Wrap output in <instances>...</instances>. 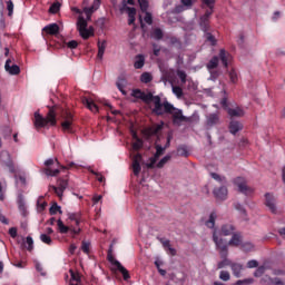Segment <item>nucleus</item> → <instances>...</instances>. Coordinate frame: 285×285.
<instances>
[{"mask_svg": "<svg viewBox=\"0 0 285 285\" xmlns=\"http://www.w3.org/2000/svg\"><path fill=\"white\" fill-rule=\"evenodd\" d=\"M131 97L135 99H140L144 101V104H150L154 102V115H157L158 117H161V115H173V124L176 126H179V122L186 121V116L181 112V110L176 109L173 104L168 102V100H165L161 102V97L154 96L153 92H144L141 89H134L131 92Z\"/></svg>", "mask_w": 285, "mask_h": 285, "instance_id": "1", "label": "nucleus"}, {"mask_svg": "<svg viewBox=\"0 0 285 285\" xmlns=\"http://www.w3.org/2000/svg\"><path fill=\"white\" fill-rule=\"evenodd\" d=\"M49 111L47 112V116L43 117L39 111L35 112V127L36 128H48V126H57V115H60L61 119L63 121L61 122L62 132H69L72 134L73 129V122H75V116L72 115V111L69 109H63L60 106H52L48 107Z\"/></svg>", "mask_w": 285, "mask_h": 285, "instance_id": "2", "label": "nucleus"}, {"mask_svg": "<svg viewBox=\"0 0 285 285\" xmlns=\"http://www.w3.org/2000/svg\"><path fill=\"white\" fill-rule=\"evenodd\" d=\"M69 219L70 222H73V225L71 224L68 226L63 224V220H57L58 232L61 235H68L69 233L70 237L75 238L81 233V213L69 214Z\"/></svg>", "mask_w": 285, "mask_h": 285, "instance_id": "3", "label": "nucleus"}, {"mask_svg": "<svg viewBox=\"0 0 285 285\" xmlns=\"http://www.w3.org/2000/svg\"><path fill=\"white\" fill-rule=\"evenodd\" d=\"M46 168L42 169V173L47 175V177H57L61 170L59 168H62V170H68L70 168H75V163H69L67 166H61L59 163V159H52L49 158L45 161Z\"/></svg>", "mask_w": 285, "mask_h": 285, "instance_id": "4", "label": "nucleus"}, {"mask_svg": "<svg viewBox=\"0 0 285 285\" xmlns=\"http://www.w3.org/2000/svg\"><path fill=\"white\" fill-rule=\"evenodd\" d=\"M204 6L208 9L205 11V14L199 19V27L203 32H210V17L215 12V0H203Z\"/></svg>", "mask_w": 285, "mask_h": 285, "instance_id": "5", "label": "nucleus"}, {"mask_svg": "<svg viewBox=\"0 0 285 285\" xmlns=\"http://www.w3.org/2000/svg\"><path fill=\"white\" fill-rule=\"evenodd\" d=\"M219 59H220L224 68H228V63H230V61H233V56L230 53H228V51H226L225 49H220L219 55L214 56L207 62V65H206L207 70L208 71L216 70V68H218V66H219Z\"/></svg>", "mask_w": 285, "mask_h": 285, "instance_id": "6", "label": "nucleus"}, {"mask_svg": "<svg viewBox=\"0 0 285 285\" xmlns=\"http://www.w3.org/2000/svg\"><path fill=\"white\" fill-rule=\"evenodd\" d=\"M213 242L215 243L217 250H219L222 259H226V257H228V243L217 236V229L213 233Z\"/></svg>", "mask_w": 285, "mask_h": 285, "instance_id": "7", "label": "nucleus"}, {"mask_svg": "<svg viewBox=\"0 0 285 285\" xmlns=\"http://www.w3.org/2000/svg\"><path fill=\"white\" fill-rule=\"evenodd\" d=\"M234 185L237 186L238 191L242 193L243 195L248 196L255 193V190L246 184V178L244 177H236L234 179Z\"/></svg>", "mask_w": 285, "mask_h": 285, "instance_id": "8", "label": "nucleus"}, {"mask_svg": "<svg viewBox=\"0 0 285 285\" xmlns=\"http://www.w3.org/2000/svg\"><path fill=\"white\" fill-rule=\"evenodd\" d=\"M265 206L273 215H277V198L271 193L265 194Z\"/></svg>", "mask_w": 285, "mask_h": 285, "instance_id": "9", "label": "nucleus"}, {"mask_svg": "<svg viewBox=\"0 0 285 285\" xmlns=\"http://www.w3.org/2000/svg\"><path fill=\"white\" fill-rule=\"evenodd\" d=\"M49 188H50V190H53V193L57 194L59 199H61V197H63V191L66 190V188H68V180L59 179L58 180V187L51 185V186H49Z\"/></svg>", "mask_w": 285, "mask_h": 285, "instance_id": "10", "label": "nucleus"}, {"mask_svg": "<svg viewBox=\"0 0 285 285\" xmlns=\"http://www.w3.org/2000/svg\"><path fill=\"white\" fill-rule=\"evenodd\" d=\"M213 194L218 202H225V199H228V188L226 186L215 187Z\"/></svg>", "mask_w": 285, "mask_h": 285, "instance_id": "11", "label": "nucleus"}, {"mask_svg": "<svg viewBox=\"0 0 285 285\" xmlns=\"http://www.w3.org/2000/svg\"><path fill=\"white\" fill-rule=\"evenodd\" d=\"M166 151V148H164L161 145H156V154L154 157L150 158V164H148V168H155V164H157V160Z\"/></svg>", "mask_w": 285, "mask_h": 285, "instance_id": "12", "label": "nucleus"}, {"mask_svg": "<svg viewBox=\"0 0 285 285\" xmlns=\"http://www.w3.org/2000/svg\"><path fill=\"white\" fill-rule=\"evenodd\" d=\"M161 130H164V124H156L145 129V135H147V137H153L158 135V132H161Z\"/></svg>", "mask_w": 285, "mask_h": 285, "instance_id": "13", "label": "nucleus"}, {"mask_svg": "<svg viewBox=\"0 0 285 285\" xmlns=\"http://www.w3.org/2000/svg\"><path fill=\"white\" fill-rule=\"evenodd\" d=\"M100 6H101V0H94V3L91 7H85L83 12L86 13L87 18L90 19V17H92V13L99 10Z\"/></svg>", "mask_w": 285, "mask_h": 285, "instance_id": "14", "label": "nucleus"}, {"mask_svg": "<svg viewBox=\"0 0 285 285\" xmlns=\"http://www.w3.org/2000/svg\"><path fill=\"white\" fill-rule=\"evenodd\" d=\"M134 175L137 177L141 173V154H137L132 159Z\"/></svg>", "mask_w": 285, "mask_h": 285, "instance_id": "15", "label": "nucleus"}, {"mask_svg": "<svg viewBox=\"0 0 285 285\" xmlns=\"http://www.w3.org/2000/svg\"><path fill=\"white\" fill-rule=\"evenodd\" d=\"M12 60L8 59L4 65V70L9 72V75H19L21 72V68L18 65H12Z\"/></svg>", "mask_w": 285, "mask_h": 285, "instance_id": "16", "label": "nucleus"}, {"mask_svg": "<svg viewBox=\"0 0 285 285\" xmlns=\"http://www.w3.org/2000/svg\"><path fill=\"white\" fill-rule=\"evenodd\" d=\"M42 32L46 35H50L51 37H55L59 33V24L57 23H50L43 27Z\"/></svg>", "mask_w": 285, "mask_h": 285, "instance_id": "17", "label": "nucleus"}, {"mask_svg": "<svg viewBox=\"0 0 285 285\" xmlns=\"http://www.w3.org/2000/svg\"><path fill=\"white\" fill-rule=\"evenodd\" d=\"M228 246H242V233L236 232L232 235V238L228 242Z\"/></svg>", "mask_w": 285, "mask_h": 285, "instance_id": "18", "label": "nucleus"}, {"mask_svg": "<svg viewBox=\"0 0 285 285\" xmlns=\"http://www.w3.org/2000/svg\"><path fill=\"white\" fill-rule=\"evenodd\" d=\"M235 233V227L233 224H225L220 227V234L224 235V237H228Z\"/></svg>", "mask_w": 285, "mask_h": 285, "instance_id": "19", "label": "nucleus"}, {"mask_svg": "<svg viewBox=\"0 0 285 285\" xmlns=\"http://www.w3.org/2000/svg\"><path fill=\"white\" fill-rule=\"evenodd\" d=\"M116 86L118 90L121 91L122 95H127L126 92V86H128V81L124 78V76L118 77L116 81Z\"/></svg>", "mask_w": 285, "mask_h": 285, "instance_id": "20", "label": "nucleus"}, {"mask_svg": "<svg viewBox=\"0 0 285 285\" xmlns=\"http://www.w3.org/2000/svg\"><path fill=\"white\" fill-rule=\"evenodd\" d=\"M82 102L91 112H99V106L92 99L83 98Z\"/></svg>", "mask_w": 285, "mask_h": 285, "instance_id": "21", "label": "nucleus"}, {"mask_svg": "<svg viewBox=\"0 0 285 285\" xmlns=\"http://www.w3.org/2000/svg\"><path fill=\"white\" fill-rule=\"evenodd\" d=\"M146 65V57L144 55H137L136 60L134 62V68L136 70H141L144 66Z\"/></svg>", "mask_w": 285, "mask_h": 285, "instance_id": "22", "label": "nucleus"}, {"mask_svg": "<svg viewBox=\"0 0 285 285\" xmlns=\"http://www.w3.org/2000/svg\"><path fill=\"white\" fill-rule=\"evenodd\" d=\"M204 39H205V43H208L209 46H217V38H215V36L213 33H210V31H205L204 32Z\"/></svg>", "mask_w": 285, "mask_h": 285, "instance_id": "23", "label": "nucleus"}, {"mask_svg": "<svg viewBox=\"0 0 285 285\" xmlns=\"http://www.w3.org/2000/svg\"><path fill=\"white\" fill-rule=\"evenodd\" d=\"M242 128H244V125H242L239 121L232 120L229 124V131L232 135H237Z\"/></svg>", "mask_w": 285, "mask_h": 285, "instance_id": "24", "label": "nucleus"}, {"mask_svg": "<svg viewBox=\"0 0 285 285\" xmlns=\"http://www.w3.org/2000/svg\"><path fill=\"white\" fill-rule=\"evenodd\" d=\"M234 277H242V271H244V266L239 263H232L230 265Z\"/></svg>", "mask_w": 285, "mask_h": 285, "instance_id": "25", "label": "nucleus"}, {"mask_svg": "<svg viewBox=\"0 0 285 285\" xmlns=\"http://www.w3.org/2000/svg\"><path fill=\"white\" fill-rule=\"evenodd\" d=\"M127 12H128V26H134L136 21L135 17L137 14V9L132 7H128Z\"/></svg>", "mask_w": 285, "mask_h": 285, "instance_id": "26", "label": "nucleus"}, {"mask_svg": "<svg viewBox=\"0 0 285 285\" xmlns=\"http://www.w3.org/2000/svg\"><path fill=\"white\" fill-rule=\"evenodd\" d=\"M150 37L156 41H161V39H164V30L160 28H154L150 32Z\"/></svg>", "mask_w": 285, "mask_h": 285, "instance_id": "27", "label": "nucleus"}, {"mask_svg": "<svg viewBox=\"0 0 285 285\" xmlns=\"http://www.w3.org/2000/svg\"><path fill=\"white\" fill-rule=\"evenodd\" d=\"M78 32L80 37L85 40L90 39V37H95V30L92 28L88 29L87 27L85 29H80V31Z\"/></svg>", "mask_w": 285, "mask_h": 285, "instance_id": "28", "label": "nucleus"}, {"mask_svg": "<svg viewBox=\"0 0 285 285\" xmlns=\"http://www.w3.org/2000/svg\"><path fill=\"white\" fill-rule=\"evenodd\" d=\"M227 114L229 115V117H244L245 112L244 109L236 107L235 109L229 108L227 110Z\"/></svg>", "mask_w": 285, "mask_h": 285, "instance_id": "29", "label": "nucleus"}, {"mask_svg": "<svg viewBox=\"0 0 285 285\" xmlns=\"http://www.w3.org/2000/svg\"><path fill=\"white\" fill-rule=\"evenodd\" d=\"M117 271H119V273H121L125 282H128V279H130V272H128V269H126V267H124V265H121V263H117Z\"/></svg>", "mask_w": 285, "mask_h": 285, "instance_id": "30", "label": "nucleus"}, {"mask_svg": "<svg viewBox=\"0 0 285 285\" xmlns=\"http://www.w3.org/2000/svg\"><path fill=\"white\" fill-rule=\"evenodd\" d=\"M134 139H136V141L132 144V148L135 150H141V148H144V140H141V138H139V136H137V132L132 134Z\"/></svg>", "mask_w": 285, "mask_h": 285, "instance_id": "31", "label": "nucleus"}, {"mask_svg": "<svg viewBox=\"0 0 285 285\" xmlns=\"http://www.w3.org/2000/svg\"><path fill=\"white\" fill-rule=\"evenodd\" d=\"M217 220V213L212 212L209 215V218L207 222H205V225L207 228H215V222Z\"/></svg>", "mask_w": 285, "mask_h": 285, "instance_id": "32", "label": "nucleus"}, {"mask_svg": "<svg viewBox=\"0 0 285 285\" xmlns=\"http://www.w3.org/2000/svg\"><path fill=\"white\" fill-rule=\"evenodd\" d=\"M106 40L98 41V55L97 58L101 61V59H104V53L106 52Z\"/></svg>", "mask_w": 285, "mask_h": 285, "instance_id": "33", "label": "nucleus"}, {"mask_svg": "<svg viewBox=\"0 0 285 285\" xmlns=\"http://www.w3.org/2000/svg\"><path fill=\"white\" fill-rule=\"evenodd\" d=\"M219 121V116L217 114H210L207 117V126H215Z\"/></svg>", "mask_w": 285, "mask_h": 285, "instance_id": "34", "label": "nucleus"}, {"mask_svg": "<svg viewBox=\"0 0 285 285\" xmlns=\"http://www.w3.org/2000/svg\"><path fill=\"white\" fill-rule=\"evenodd\" d=\"M86 28H88V21H86L83 17H79L77 22V30L80 31Z\"/></svg>", "mask_w": 285, "mask_h": 285, "instance_id": "35", "label": "nucleus"}, {"mask_svg": "<svg viewBox=\"0 0 285 285\" xmlns=\"http://www.w3.org/2000/svg\"><path fill=\"white\" fill-rule=\"evenodd\" d=\"M141 83H150L153 81V75L150 72H142L140 76Z\"/></svg>", "mask_w": 285, "mask_h": 285, "instance_id": "36", "label": "nucleus"}, {"mask_svg": "<svg viewBox=\"0 0 285 285\" xmlns=\"http://www.w3.org/2000/svg\"><path fill=\"white\" fill-rule=\"evenodd\" d=\"M107 259L109 263L112 264V266H116V268H117V264H120L119 261L115 259V256L112 255V248L108 249Z\"/></svg>", "mask_w": 285, "mask_h": 285, "instance_id": "37", "label": "nucleus"}, {"mask_svg": "<svg viewBox=\"0 0 285 285\" xmlns=\"http://www.w3.org/2000/svg\"><path fill=\"white\" fill-rule=\"evenodd\" d=\"M255 248V245H253V243H243L240 245V249L244 252V253H250V250H253Z\"/></svg>", "mask_w": 285, "mask_h": 285, "instance_id": "38", "label": "nucleus"}, {"mask_svg": "<svg viewBox=\"0 0 285 285\" xmlns=\"http://www.w3.org/2000/svg\"><path fill=\"white\" fill-rule=\"evenodd\" d=\"M59 10H61V3H59V2H53L49 8L50 14H57V12H59Z\"/></svg>", "mask_w": 285, "mask_h": 285, "instance_id": "39", "label": "nucleus"}, {"mask_svg": "<svg viewBox=\"0 0 285 285\" xmlns=\"http://www.w3.org/2000/svg\"><path fill=\"white\" fill-rule=\"evenodd\" d=\"M18 208L21 213H26V202L23 200V195L18 196Z\"/></svg>", "mask_w": 285, "mask_h": 285, "instance_id": "40", "label": "nucleus"}, {"mask_svg": "<svg viewBox=\"0 0 285 285\" xmlns=\"http://www.w3.org/2000/svg\"><path fill=\"white\" fill-rule=\"evenodd\" d=\"M40 240L43 244H47V246H52V238L48 234H41L40 235Z\"/></svg>", "mask_w": 285, "mask_h": 285, "instance_id": "41", "label": "nucleus"}, {"mask_svg": "<svg viewBox=\"0 0 285 285\" xmlns=\"http://www.w3.org/2000/svg\"><path fill=\"white\" fill-rule=\"evenodd\" d=\"M173 94L176 95L178 99H181V97H184V89L179 86H173Z\"/></svg>", "mask_w": 285, "mask_h": 285, "instance_id": "42", "label": "nucleus"}, {"mask_svg": "<svg viewBox=\"0 0 285 285\" xmlns=\"http://www.w3.org/2000/svg\"><path fill=\"white\" fill-rule=\"evenodd\" d=\"M4 166H7V168L9 169L10 173H12V174L17 173V167H14V161H12V159L9 158L4 163Z\"/></svg>", "mask_w": 285, "mask_h": 285, "instance_id": "43", "label": "nucleus"}, {"mask_svg": "<svg viewBox=\"0 0 285 285\" xmlns=\"http://www.w3.org/2000/svg\"><path fill=\"white\" fill-rule=\"evenodd\" d=\"M210 177L215 179V181H219V184H226V177H222L217 173H210Z\"/></svg>", "mask_w": 285, "mask_h": 285, "instance_id": "44", "label": "nucleus"}, {"mask_svg": "<svg viewBox=\"0 0 285 285\" xmlns=\"http://www.w3.org/2000/svg\"><path fill=\"white\" fill-rule=\"evenodd\" d=\"M49 213H50V215H57L58 213L61 214V206H59L57 203H55L53 205H51Z\"/></svg>", "mask_w": 285, "mask_h": 285, "instance_id": "45", "label": "nucleus"}, {"mask_svg": "<svg viewBox=\"0 0 285 285\" xmlns=\"http://www.w3.org/2000/svg\"><path fill=\"white\" fill-rule=\"evenodd\" d=\"M209 73H210L209 76L210 81H217V79H219V75H222L219 70H215V69H212Z\"/></svg>", "mask_w": 285, "mask_h": 285, "instance_id": "46", "label": "nucleus"}, {"mask_svg": "<svg viewBox=\"0 0 285 285\" xmlns=\"http://www.w3.org/2000/svg\"><path fill=\"white\" fill-rule=\"evenodd\" d=\"M81 250L85 253V255H90V243L82 240Z\"/></svg>", "mask_w": 285, "mask_h": 285, "instance_id": "47", "label": "nucleus"}, {"mask_svg": "<svg viewBox=\"0 0 285 285\" xmlns=\"http://www.w3.org/2000/svg\"><path fill=\"white\" fill-rule=\"evenodd\" d=\"M171 157L170 155L165 156L163 159L159 160V163L157 164V168H164V166H166V164H168L170 161Z\"/></svg>", "mask_w": 285, "mask_h": 285, "instance_id": "48", "label": "nucleus"}, {"mask_svg": "<svg viewBox=\"0 0 285 285\" xmlns=\"http://www.w3.org/2000/svg\"><path fill=\"white\" fill-rule=\"evenodd\" d=\"M177 155L179 157H188V149L185 146L178 147Z\"/></svg>", "mask_w": 285, "mask_h": 285, "instance_id": "49", "label": "nucleus"}, {"mask_svg": "<svg viewBox=\"0 0 285 285\" xmlns=\"http://www.w3.org/2000/svg\"><path fill=\"white\" fill-rule=\"evenodd\" d=\"M138 3L141 12L148 11V7H149L148 0H138Z\"/></svg>", "mask_w": 285, "mask_h": 285, "instance_id": "50", "label": "nucleus"}, {"mask_svg": "<svg viewBox=\"0 0 285 285\" xmlns=\"http://www.w3.org/2000/svg\"><path fill=\"white\" fill-rule=\"evenodd\" d=\"M233 263L228 259V257L223 258L222 262L218 263L217 268H225V266H232Z\"/></svg>", "mask_w": 285, "mask_h": 285, "instance_id": "51", "label": "nucleus"}, {"mask_svg": "<svg viewBox=\"0 0 285 285\" xmlns=\"http://www.w3.org/2000/svg\"><path fill=\"white\" fill-rule=\"evenodd\" d=\"M144 21L147 23V26H153V13L145 11Z\"/></svg>", "mask_w": 285, "mask_h": 285, "instance_id": "52", "label": "nucleus"}, {"mask_svg": "<svg viewBox=\"0 0 285 285\" xmlns=\"http://www.w3.org/2000/svg\"><path fill=\"white\" fill-rule=\"evenodd\" d=\"M219 279H222L223 282H229L230 281V273L226 272V271H222L219 274Z\"/></svg>", "mask_w": 285, "mask_h": 285, "instance_id": "53", "label": "nucleus"}, {"mask_svg": "<svg viewBox=\"0 0 285 285\" xmlns=\"http://www.w3.org/2000/svg\"><path fill=\"white\" fill-rule=\"evenodd\" d=\"M264 273H266V267L265 266H259L255 271L254 277H262Z\"/></svg>", "mask_w": 285, "mask_h": 285, "instance_id": "54", "label": "nucleus"}, {"mask_svg": "<svg viewBox=\"0 0 285 285\" xmlns=\"http://www.w3.org/2000/svg\"><path fill=\"white\" fill-rule=\"evenodd\" d=\"M229 79L232 83H237L238 78H237V71H235V69H232L229 71Z\"/></svg>", "mask_w": 285, "mask_h": 285, "instance_id": "55", "label": "nucleus"}, {"mask_svg": "<svg viewBox=\"0 0 285 285\" xmlns=\"http://www.w3.org/2000/svg\"><path fill=\"white\" fill-rule=\"evenodd\" d=\"M177 77H179L181 83H186V78L188 77V75H186V71L184 70H178Z\"/></svg>", "mask_w": 285, "mask_h": 285, "instance_id": "56", "label": "nucleus"}, {"mask_svg": "<svg viewBox=\"0 0 285 285\" xmlns=\"http://www.w3.org/2000/svg\"><path fill=\"white\" fill-rule=\"evenodd\" d=\"M71 281L70 282H81V276H79L78 273H75L72 269H70Z\"/></svg>", "mask_w": 285, "mask_h": 285, "instance_id": "57", "label": "nucleus"}, {"mask_svg": "<svg viewBox=\"0 0 285 285\" xmlns=\"http://www.w3.org/2000/svg\"><path fill=\"white\" fill-rule=\"evenodd\" d=\"M234 208L236 210H238V213H242L243 215H246V209L244 208V206L239 203H235L234 204Z\"/></svg>", "mask_w": 285, "mask_h": 285, "instance_id": "58", "label": "nucleus"}, {"mask_svg": "<svg viewBox=\"0 0 285 285\" xmlns=\"http://www.w3.org/2000/svg\"><path fill=\"white\" fill-rule=\"evenodd\" d=\"M27 244H28L27 250L32 252V248H35V240L30 236L27 237Z\"/></svg>", "mask_w": 285, "mask_h": 285, "instance_id": "59", "label": "nucleus"}, {"mask_svg": "<svg viewBox=\"0 0 285 285\" xmlns=\"http://www.w3.org/2000/svg\"><path fill=\"white\" fill-rule=\"evenodd\" d=\"M184 10H186V8L184 7V4H183V6H181V4H178V6H176V7L173 9V12H174V14H179V13L184 12Z\"/></svg>", "mask_w": 285, "mask_h": 285, "instance_id": "60", "label": "nucleus"}, {"mask_svg": "<svg viewBox=\"0 0 285 285\" xmlns=\"http://www.w3.org/2000/svg\"><path fill=\"white\" fill-rule=\"evenodd\" d=\"M169 42L171 46H181V41L177 37H170Z\"/></svg>", "mask_w": 285, "mask_h": 285, "instance_id": "61", "label": "nucleus"}, {"mask_svg": "<svg viewBox=\"0 0 285 285\" xmlns=\"http://www.w3.org/2000/svg\"><path fill=\"white\" fill-rule=\"evenodd\" d=\"M257 266H259V263L255 259L247 262V268H257Z\"/></svg>", "mask_w": 285, "mask_h": 285, "instance_id": "62", "label": "nucleus"}, {"mask_svg": "<svg viewBox=\"0 0 285 285\" xmlns=\"http://www.w3.org/2000/svg\"><path fill=\"white\" fill-rule=\"evenodd\" d=\"M79 46V42L77 40H71L67 43V48H70V50H75Z\"/></svg>", "mask_w": 285, "mask_h": 285, "instance_id": "63", "label": "nucleus"}, {"mask_svg": "<svg viewBox=\"0 0 285 285\" xmlns=\"http://www.w3.org/2000/svg\"><path fill=\"white\" fill-rule=\"evenodd\" d=\"M160 244L163 245V247L165 248V250H167L168 248H170V240H168V239L160 238Z\"/></svg>", "mask_w": 285, "mask_h": 285, "instance_id": "64", "label": "nucleus"}]
</instances>
